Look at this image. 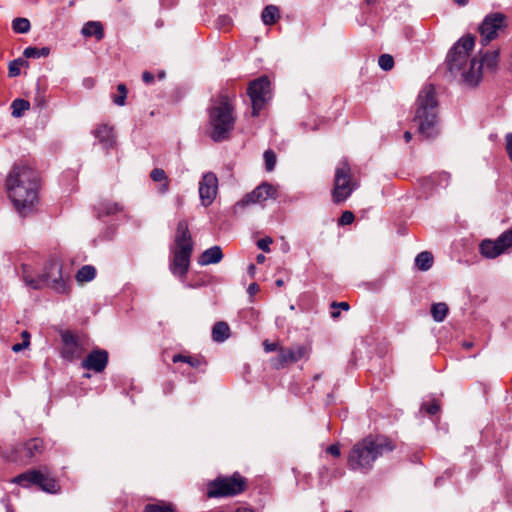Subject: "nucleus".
<instances>
[{"instance_id":"obj_42","label":"nucleus","mask_w":512,"mask_h":512,"mask_svg":"<svg viewBox=\"0 0 512 512\" xmlns=\"http://www.w3.org/2000/svg\"><path fill=\"white\" fill-rule=\"evenodd\" d=\"M355 217L351 211H344L338 220L339 225H349L354 221Z\"/></svg>"},{"instance_id":"obj_41","label":"nucleus","mask_w":512,"mask_h":512,"mask_svg":"<svg viewBox=\"0 0 512 512\" xmlns=\"http://www.w3.org/2000/svg\"><path fill=\"white\" fill-rule=\"evenodd\" d=\"M421 410L425 411L429 415H435L439 412L440 405L437 401L423 403L421 406Z\"/></svg>"},{"instance_id":"obj_26","label":"nucleus","mask_w":512,"mask_h":512,"mask_svg":"<svg viewBox=\"0 0 512 512\" xmlns=\"http://www.w3.org/2000/svg\"><path fill=\"white\" fill-rule=\"evenodd\" d=\"M448 306L444 302L434 303L431 306V315L435 322H442L448 314Z\"/></svg>"},{"instance_id":"obj_4","label":"nucleus","mask_w":512,"mask_h":512,"mask_svg":"<svg viewBox=\"0 0 512 512\" xmlns=\"http://www.w3.org/2000/svg\"><path fill=\"white\" fill-rule=\"evenodd\" d=\"M208 111L211 139L214 142L227 140L236 122L234 106L231 99L225 94L219 95L216 99L212 100Z\"/></svg>"},{"instance_id":"obj_23","label":"nucleus","mask_w":512,"mask_h":512,"mask_svg":"<svg viewBox=\"0 0 512 512\" xmlns=\"http://www.w3.org/2000/svg\"><path fill=\"white\" fill-rule=\"evenodd\" d=\"M150 177L154 182H162L159 186L158 191L161 194H165L169 190V180L165 171L161 168H155L151 171Z\"/></svg>"},{"instance_id":"obj_32","label":"nucleus","mask_w":512,"mask_h":512,"mask_svg":"<svg viewBox=\"0 0 512 512\" xmlns=\"http://www.w3.org/2000/svg\"><path fill=\"white\" fill-rule=\"evenodd\" d=\"M12 116L13 117H21L24 112L30 108V103L24 99H15L12 104Z\"/></svg>"},{"instance_id":"obj_50","label":"nucleus","mask_w":512,"mask_h":512,"mask_svg":"<svg viewBox=\"0 0 512 512\" xmlns=\"http://www.w3.org/2000/svg\"><path fill=\"white\" fill-rule=\"evenodd\" d=\"M507 140V152L512 161V134H508L506 137Z\"/></svg>"},{"instance_id":"obj_44","label":"nucleus","mask_w":512,"mask_h":512,"mask_svg":"<svg viewBox=\"0 0 512 512\" xmlns=\"http://www.w3.org/2000/svg\"><path fill=\"white\" fill-rule=\"evenodd\" d=\"M273 242L271 237H264L257 241V247L264 252H270V244Z\"/></svg>"},{"instance_id":"obj_34","label":"nucleus","mask_w":512,"mask_h":512,"mask_svg":"<svg viewBox=\"0 0 512 512\" xmlns=\"http://www.w3.org/2000/svg\"><path fill=\"white\" fill-rule=\"evenodd\" d=\"M31 25L27 18H15L12 21V29L15 33H27L30 31Z\"/></svg>"},{"instance_id":"obj_40","label":"nucleus","mask_w":512,"mask_h":512,"mask_svg":"<svg viewBox=\"0 0 512 512\" xmlns=\"http://www.w3.org/2000/svg\"><path fill=\"white\" fill-rule=\"evenodd\" d=\"M118 95L113 97V102L118 106L125 105V100L127 98V88L124 84H119L117 86Z\"/></svg>"},{"instance_id":"obj_19","label":"nucleus","mask_w":512,"mask_h":512,"mask_svg":"<svg viewBox=\"0 0 512 512\" xmlns=\"http://www.w3.org/2000/svg\"><path fill=\"white\" fill-rule=\"evenodd\" d=\"M81 33L85 37L95 36L97 40H101L104 37V29L100 22L98 21H89L87 22Z\"/></svg>"},{"instance_id":"obj_54","label":"nucleus","mask_w":512,"mask_h":512,"mask_svg":"<svg viewBox=\"0 0 512 512\" xmlns=\"http://www.w3.org/2000/svg\"><path fill=\"white\" fill-rule=\"evenodd\" d=\"M404 139H405V141L408 143V142L412 139V134H411V132L406 131V132L404 133Z\"/></svg>"},{"instance_id":"obj_3","label":"nucleus","mask_w":512,"mask_h":512,"mask_svg":"<svg viewBox=\"0 0 512 512\" xmlns=\"http://www.w3.org/2000/svg\"><path fill=\"white\" fill-rule=\"evenodd\" d=\"M395 449L394 443L386 437H366L357 442L349 452L347 465L353 471L367 473L376 459Z\"/></svg>"},{"instance_id":"obj_36","label":"nucleus","mask_w":512,"mask_h":512,"mask_svg":"<svg viewBox=\"0 0 512 512\" xmlns=\"http://www.w3.org/2000/svg\"><path fill=\"white\" fill-rule=\"evenodd\" d=\"M144 512H174V508L172 504L162 502L146 505Z\"/></svg>"},{"instance_id":"obj_61","label":"nucleus","mask_w":512,"mask_h":512,"mask_svg":"<svg viewBox=\"0 0 512 512\" xmlns=\"http://www.w3.org/2000/svg\"><path fill=\"white\" fill-rule=\"evenodd\" d=\"M160 78H163L164 77V73L162 72L160 75H159Z\"/></svg>"},{"instance_id":"obj_30","label":"nucleus","mask_w":512,"mask_h":512,"mask_svg":"<svg viewBox=\"0 0 512 512\" xmlns=\"http://www.w3.org/2000/svg\"><path fill=\"white\" fill-rule=\"evenodd\" d=\"M499 60V52L494 50L491 52H487L482 56V59L479 61L482 67L485 66L487 69L493 70L496 68Z\"/></svg>"},{"instance_id":"obj_58","label":"nucleus","mask_w":512,"mask_h":512,"mask_svg":"<svg viewBox=\"0 0 512 512\" xmlns=\"http://www.w3.org/2000/svg\"><path fill=\"white\" fill-rule=\"evenodd\" d=\"M275 283H276V285H277L278 287H281V286H283V285H284V281H283L282 279H278V280H276V282H275Z\"/></svg>"},{"instance_id":"obj_27","label":"nucleus","mask_w":512,"mask_h":512,"mask_svg":"<svg viewBox=\"0 0 512 512\" xmlns=\"http://www.w3.org/2000/svg\"><path fill=\"white\" fill-rule=\"evenodd\" d=\"M96 276V269L92 265H84L82 266L77 274H76V280L79 283L83 282H89L92 281Z\"/></svg>"},{"instance_id":"obj_60","label":"nucleus","mask_w":512,"mask_h":512,"mask_svg":"<svg viewBox=\"0 0 512 512\" xmlns=\"http://www.w3.org/2000/svg\"><path fill=\"white\" fill-rule=\"evenodd\" d=\"M238 512H253L251 510H243V511H238Z\"/></svg>"},{"instance_id":"obj_28","label":"nucleus","mask_w":512,"mask_h":512,"mask_svg":"<svg viewBox=\"0 0 512 512\" xmlns=\"http://www.w3.org/2000/svg\"><path fill=\"white\" fill-rule=\"evenodd\" d=\"M43 442L40 439L34 438L29 440L24 446L25 456L32 458L42 452Z\"/></svg>"},{"instance_id":"obj_51","label":"nucleus","mask_w":512,"mask_h":512,"mask_svg":"<svg viewBox=\"0 0 512 512\" xmlns=\"http://www.w3.org/2000/svg\"><path fill=\"white\" fill-rule=\"evenodd\" d=\"M259 290V286L256 283H252L249 285L247 292L249 295L253 296Z\"/></svg>"},{"instance_id":"obj_38","label":"nucleus","mask_w":512,"mask_h":512,"mask_svg":"<svg viewBox=\"0 0 512 512\" xmlns=\"http://www.w3.org/2000/svg\"><path fill=\"white\" fill-rule=\"evenodd\" d=\"M264 162H265V169L268 172H271L274 170L276 165V154L273 150L269 149L264 152Z\"/></svg>"},{"instance_id":"obj_64","label":"nucleus","mask_w":512,"mask_h":512,"mask_svg":"<svg viewBox=\"0 0 512 512\" xmlns=\"http://www.w3.org/2000/svg\"><path fill=\"white\" fill-rule=\"evenodd\" d=\"M7 512H10L9 510Z\"/></svg>"},{"instance_id":"obj_35","label":"nucleus","mask_w":512,"mask_h":512,"mask_svg":"<svg viewBox=\"0 0 512 512\" xmlns=\"http://www.w3.org/2000/svg\"><path fill=\"white\" fill-rule=\"evenodd\" d=\"M495 241L503 253L512 246V229L503 232Z\"/></svg>"},{"instance_id":"obj_46","label":"nucleus","mask_w":512,"mask_h":512,"mask_svg":"<svg viewBox=\"0 0 512 512\" xmlns=\"http://www.w3.org/2000/svg\"><path fill=\"white\" fill-rule=\"evenodd\" d=\"M327 452L335 457H339L341 452H340V447L339 445L337 444H332L330 445L328 448H327Z\"/></svg>"},{"instance_id":"obj_39","label":"nucleus","mask_w":512,"mask_h":512,"mask_svg":"<svg viewBox=\"0 0 512 512\" xmlns=\"http://www.w3.org/2000/svg\"><path fill=\"white\" fill-rule=\"evenodd\" d=\"M378 65L384 71H390L394 67V59L390 54H382L378 58Z\"/></svg>"},{"instance_id":"obj_49","label":"nucleus","mask_w":512,"mask_h":512,"mask_svg":"<svg viewBox=\"0 0 512 512\" xmlns=\"http://www.w3.org/2000/svg\"><path fill=\"white\" fill-rule=\"evenodd\" d=\"M142 79L146 84H151L154 82V75L148 71L143 72Z\"/></svg>"},{"instance_id":"obj_17","label":"nucleus","mask_w":512,"mask_h":512,"mask_svg":"<svg viewBox=\"0 0 512 512\" xmlns=\"http://www.w3.org/2000/svg\"><path fill=\"white\" fill-rule=\"evenodd\" d=\"M93 135L105 150L112 149L116 145L114 128L108 124H100L93 131Z\"/></svg>"},{"instance_id":"obj_47","label":"nucleus","mask_w":512,"mask_h":512,"mask_svg":"<svg viewBox=\"0 0 512 512\" xmlns=\"http://www.w3.org/2000/svg\"><path fill=\"white\" fill-rule=\"evenodd\" d=\"M263 346H264L265 352H267V353L278 350V345L276 343H270L267 340L264 341Z\"/></svg>"},{"instance_id":"obj_63","label":"nucleus","mask_w":512,"mask_h":512,"mask_svg":"<svg viewBox=\"0 0 512 512\" xmlns=\"http://www.w3.org/2000/svg\"><path fill=\"white\" fill-rule=\"evenodd\" d=\"M345 512H352L351 510H346Z\"/></svg>"},{"instance_id":"obj_43","label":"nucleus","mask_w":512,"mask_h":512,"mask_svg":"<svg viewBox=\"0 0 512 512\" xmlns=\"http://www.w3.org/2000/svg\"><path fill=\"white\" fill-rule=\"evenodd\" d=\"M63 346L72 345L78 343L75 336L70 331H65L61 334Z\"/></svg>"},{"instance_id":"obj_6","label":"nucleus","mask_w":512,"mask_h":512,"mask_svg":"<svg viewBox=\"0 0 512 512\" xmlns=\"http://www.w3.org/2000/svg\"><path fill=\"white\" fill-rule=\"evenodd\" d=\"M193 247L194 242L188 228V222L185 219L180 220L176 228L174 245L170 248L172 258L169 269L174 276L180 279L186 277Z\"/></svg>"},{"instance_id":"obj_29","label":"nucleus","mask_w":512,"mask_h":512,"mask_svg":"<svg viewBox=\"0 0 512 512\" xmlns=\"http://www.w3.org/2000/svg\"><path fill=\"white\" fill-rule=\"evenodd\" d=\"M61 356L63 359L73 361L80 357L79 343L63 346L61 349Z\"/></svg>"},{"instance_id":"obj_22","label":"nucleus","mask_w":512,"mask_h":512,"mask_svg":"<svg viewBox=\"0 0 512 512\" xmlns=\"http://www.w3.org/2000/svg\"><path fill=\"white\" fill-rule=\"evenodd\" d=\"M230 336V328L226 322L220 321L212 328V339L215 342H224Z\"/></svg>"},{"instance_id":"obj_52","label":"nucleus","mask_w":512,"mask_h":512,"mask_svg":"<svg viewBox=\"0 0 512 512\" xmlns=\"http://www.w3.org/2000/svg\"><path fill=\"white\" fill-rule=\"evenodd\" d=\"M255 271H256V266L254 264H250L248 266V273H249V275L250 276H254Z\"/></svg>"},{"instance_id":"obj_7","label":"nucleus","mask_w":512,"mask_h":512,"mask_svg":"<svg viewBox=\"0 0 512 512\" xmlns=\"http://www.w3.org/2000/svg\"><path fill=\"white\" fill-rule=\"evenodd\" d=\"M23 280L27 286L35 290L50 287L57 293L68 291L67 283L62 276V266L56 261L50 262L41 276L33 278L24 274Z\"/></svg>"},{"instance_id":"obj_12","label":"nucleus","mask_w":512,"mask_h":512,"mask_svg":"<svg viewBox=\"0 0 512 512\" xmlns=\"http://www.w3.org/2000/svg\"><path fill=\"white\" fill-rule=\"evenodd\" d=\"M270 81L267 76H261L248 85L247 94L250 97L253 117H257L268 100Z\"/></svg>"},{"instance_id":"obj_45","label":"nucleus","mask_w":512,"mask_h":512,"mask_svg":"<svg viewBox=\"0 0 512 512\" xmlns=\"http://www.w3.org/2000/svg\"><path fill=\"white\" fill-rule=\"evenodd\" d=\"M29 340H23L21 343H16L12 346V351L17 353L29 346Z\"/></svg>"},{"instance_id":"obj_53","label":"nucleus","mask_w":512,"mask_h":512,"mask_svg":"<svg viewBox=\"0 0 512 512\" xmlns=\"http://www.w3.org/2000/svg\"><path fill=\"white\" fill-rule=\"evenodd\" d=\"M266 257L263 254H258L256 257V261L259 264H262L265 261Z\"/></svg>"},{"instance_id":"obj_62","label":"nucleus","mask_w":512,"mask_h":512,"mask_svg":"<svg viewBox=\"0 0 512 512\" xmlns=\"http://www.w3.org/2000/svg\"><path fill=\"white\" fill-rule=\"evenodd\" d=\"M372 0H366L367 3H370Z\"/></svg>"},{"instance_id":"obj_56","label":"nucleus","mask_w":512,"mask_h":512,"mask_svg":"<svg viewBox=\"0 0 512 512\" xmlns=\"http://www.w3.org/2000/svg\"><path fill=\"white\" fill-rule=\"evenodd\" d=\"M339 316H340V312H339L338 310H333V311L331 312V317H332V318L336 319V318H338Z\"/></svg>"},{"instance_id":"obj_15","label":"nucleus","mask_w":512,"mask_h":512,"mask_svg":"<svg viewBox=\"0 0 512 512\" xmlns=\"http://www.w3.org/2000/svg\"><path fill=\"white\" fill-rule=\"evenodd\" d=\"M218 189V179L212 172L203 175L199 183V196L203 206L211 205L216 197Z\"/></svg>"},{"instance_id":"obj_2","label":"nucleus","mask_w":512,"mask_h":512,"mask_svg":"<svg viewBox=\"0 0 512 512\" xmlns=\"http://www.w3.org/2000/svg\"><path fill=\"white\" fill-rule=\"evenodd\" d=\"M474 44L473 36H464L453 45L446 58L447 70L451 76L460 75L462 80L470 86H476L482 78V65L479 60L472 58L467 68L469 52Z\"/></svg>"},{"instance_id":"obj_18","label":"nucleus","mask_w":512,"mask_h":512,"mask_svg":"<svg viewBox=\"0 0 512 512\" xmlns=\"http://www.w3.org/2000/svg\"><path fill=\"white\" fill-rule=\"evenodd\" d=\"M224 255L220 246H212L201 253L198 258V264L207 266L217 264L223 259Z\"/></svg>"},{"instance_id":"obj_33","label":"nucleus","mask_w":512,"mask_h":512,"mask_svg":"<svg viewBox=\"0 0 512 512\" xmlns=\"http://www.w3.org/2000/svg\"><path fill=\"white\" fill-rule=\"evenodd\" d=\"M172 361L174 363L185 362L193 368H198L203 363V359L198 357L186 356L182 354H176L173 356Z\"/></svg>"},{"instance_id":"obj_48","label":"nucleus","mask_w":512,"mask_h":512,"mask_svg":"<svg viewBox=\"0 0 512 512\" xmlns=\"http://www.w3.org/2000/svg\"><path fill=\"white\" fill-rule=\"evenodd\" d=\"M331 307L333 309L340 308L344 311H348L350 309V306L347 302H332Z\"/></svg>"},{"instance_id":"obj_5","label":"nucleus","mask_w":512,"mask_h":512,"mask_svg":"<svg viewBox=\"0 0 512 512\" xmlns=\"http://www.w3.org/2000/svg\"><path fill=\"white\" fill-rule=\"evenodd\" d=\"M437 100L433 86L424 87L416 101V111L413 122L423 137L430 139L438 134Z\"/></svg>"},{"instance_id":"obj_1","label":"nucleus","mask_w":512,"mask_h":512,"mask_svg":"<svg viewBox=\"0 0 512 512\" xmlns=\"http://www.w3.org/2000/svg\"><path fill=\"white\" fill-rule=\"evenodd\" d=\"M8 196L21 216L30 213L38 201V173L27 166H15L6 180Z\"/></svg>"},{"instance_id":"obj_57","label":"nucleus","mask_w":512,"mask_h":512,"mask_svg":"<svg viewBox=\"0 0 512 512\" xmlns=\"http://www.w3.org/2000/svg\"><path fill=\"white\" fill-rule=\"evenodd\" d=\"M22 337H23V340H29L30 335H29V333H28L27 331H24V332L22 333Z\"/></svg>"},{"instance_id":"obj_21","label":"nucleus","mask_w":512,"mask_h":512,"mask_svg":"<svg viewBox=\"0 0 512 512\" xmlns=\"http://www.w3.org/2000/svg\"><path fill=\"white\" fill-rule=\"evenodd\" d=\"M98 217L114 215L122 211V206L119 203L111 202L108 200L100 202L96 207Z\"/></svg>"},{"instance_id":"obj_16","label":"nucleus","mask_w":512,"mask_h":512,"mask_svg":"<svg viewBox=\"0 0 512 512\" xmlns=\"http://www.w3.org/2000/svg\"><path fill=\"white\" fill-rule=\"evenodd\" d=\"M108 364V352L106 350H92L82 362V367L92 370L95 373H101Z\"/></svg>"},{"instance_id":"obj_20","label":"nucleus","mask_w":512,"mask_h":512,"mask_svg":"<svg viewBox=\"0 0 512 512\" xmlns=\"http://www.w3.org/2000/svg\"><path fill=\"white\" fill-rule=\"evenodd\" d=\"M480 253L486 258H496L502 254L495 240L485 239L480 244Z\"/></svg>"},{"instance_id":"obj_31","label":"nucleus","mask_w":512,"mask_h":512,"mask_svg":"<svg viewBox=\"0 0 512 512\" xmlns=\"http://www.w3.org/2000/svg\"><path fill=\"white\" fill-rule=\"evenodd\" d=\"M50 54V48L48 47H42V48H37V47H27L24 49L23 51V56L25 58H41V57H47L48 55Z\"/></svg>"},{"instance_id":"obj_25","label":"nucleus","mask_w":512,"mask_h":512,"mask_svg":"<svg viewBox=\"0 0 512 512\" xmlns=\"http://www.w3.org/2000/svg\"><path fill=\"white\" fill-rule=\"evenodd\" d=\"M433 255L428 251L419 253L415 258V265L421 271H427L432 267Z\"/></svg>"},{"instance_id":"obj_37","label":"nucleus","mask_w":512,"mask_h":512,"mask_svg":"<svg viewBox=\"0 0 512 512\" xmlns=\"http://www.w3.org/2000/svg\"><path fill=\"white\" fill-rule=\"evenodd\" d=\"M28 66V62L23 58H18L9 63V76L16 77L20 74V67Z\"/></svg>"},{"instance_id":"obj_13","label":"nucleus","mask_w":512,"mask_h":512,"mask_svg":"<svg viewBox=\"0 0 512 512\" xmlns=\"http://www.w3.org/2000/svg\"><path fill=\"white\" fill-rule=\"evenodd\" d=\"M505 15L499 12L488 14L479 26L481 43L483 46L495 39L498 31L505 27Z\"/></svg>"},{"instance_id":"obj_9","label":"nucleus","mask_w":512,"mask_h":512,"mask_svg":"<svg viewBox=\"0 0 512 512\" xmlns=\"http://www.w3.org/2000/svg\"><path fill=\"white\" fill-rule=\"evenodd\" d=\"M246 488V481L239 474L231 477H217L207 484V496L209 498H220L235 496Z\"/></svg>"},{"instance_id":"obj_55","label":"nucleus","mask_w":512,"mask_h":512,"mask_svg":"<svg viewBox=\"0 0 512 512\" xmlns=\"http://www.w3.org/2000/svg\"><path fill=\"white\" fill-rule=\"evenodd\" d=\"M469 0H454V2L459 6H465L468 4Z\"/></svg>"},{"instance_id":"obj_8","label":"nucleus","mask_w":512,"mask_h":512,"mask_svg":"<svg viewBox=\"0 0 512 512\" xmlns=\"http://www.w3.org/2000/svg\"><path fill=\"white\" fill-rule=\"evenodd\" d=\"M356 189V183L352 179L351 168L347 160L339 161L335 169L332 200L339 204L344 202Z\"/></svg>"},{"instance_id":"obj_10","label":"nucleus","mask_w":512,"mask_h":512,"mask_svg":"<svg viewBox=\"0 0 512 512\" xmlns=\"http://www.w3.org/2000/svg\"><path fill=\"white\" fill-rule=\"evenodd\" d=\"M13 482L25 488L36 485L42 491L50 494H55L60 490V486L55 478L48 473L36 469L19 474L14 478Z\"/></svg>"},{"instance_id":"obj_24","label":"nucleus","mask_w":512,"mask_h":512,"mask_svg":"<svg viewBox=\"0 0 512 512\" xmlns=\"http://www.w3.org/2000/svg\"><path fill=\"white\" fill-rule=\"evenodd\" d=\"M280 17V12L277 6L268 5L266 6L261 14L262 21L265 25L274 24Z\"/></svg>"},{"instance_id":"obj_14","label":"nucleus","mask_w":512,"mask_h":512,"mask_svg":"<svg viewBox=\"0 0 512 512\" xmlns=\"http://www.w3.org/2000/svg\"><path fill=\"white\" fill-rule=\"evenodd\" d=\"M306 354V348L302 345H296L289 348L278 349V354L276 357L272 358V366L275 369H282L289 364L296 363L300 359H302Z\"/></svg>"},{"instance_id":"obj_59","label":"nucleus","mask_w":512,"mask_h":512,"mask_svg":"<svg viewBox=\"0 0 512 512\" xmlns=\"http://www.w3.org/2000/svg\"><path fill=\"white\" fill-rule=\"evenodd\" d=\"M471 346H472V344H471V343H466V344H465V347H467V348H470Z\"/></svg>"},{"instance_id":"obj_11","label":"nucleus","mask_w":512,"mask_h":512,"mask_svg":"<svg viewBox=\"0 0 512 512\" xmlns=\"http://www.w3.org/2000/svg\"><path fill=\"white\" fill-rule=\"evenodd\" d=\"M277 197L278 188L271 183L263 182L235 203L234 214H242L250 205L262 204L268 199L275 200Z\"/></svg>"}]
</instances>
